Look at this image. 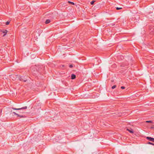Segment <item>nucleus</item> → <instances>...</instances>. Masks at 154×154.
Masks as SVG:
<instances>
[{"label": "nucleus", "mask_w": 154, "mask_h": 154, "mask_svg": "<svg viewBox=\"0 0 154 154\" xmlns=\"http://www.w3.org/2000/svg\"><path fill=\"white\" fill-rule=\"evenodd\" d=\"M76 78V75L74 74H72L71 75V79H74Z\"/></svg>", "instance_id": "20e7f679"}, {"label": "nucleus", "mask_w": 154, "mask_h": 154, "mask_svg": "<svg viewBox=\"0 0 154 154\" xmlns=\"http://www.w3.org/2000/svg\"><path fill=\"white\" fill-rule=\"evenodd\" d=\"M11 108L13 109L14 110H21L23 109H26L27 108V106H25L24 107H22L21 108H16L14 107H12Z\"/></svg>", "instance_id": "f257e3e1"}, {"label": "nucleus", "mask_w": 154, "mask_h": 154, "mask_svg": "<svg viewBox=\"0 0 154 154\" xmlns=\"http://www.w3.org/2000/svg\"><path fill=\"white\" fill-rule=\"evenodd\" d=\"M146 139L149 141H151L154 142V138H152L150 137H147Z\"/></svg>", "instance_id": "f03ea898"}, {"label": "nucleus", "mask_w": 154, "mask_h": 154, "mask_svg": "<svg viewBox=\"0 0 154 154\" xmlns=\"http://www.w3.org/2000/svg\"><path fill=\"white\" fill-rule=\"evenodd\" d=\"M50 22H51V21L50 20L47 19L46 20V21L45 22V23L47 24H48V23H49Z\"/></svg>", "instance_id": "423d86ee"}, {"label": "nucleus", "mask_w": 154, "mask_h": 154, "mask_svg": "<svg viewBox=\"0 0 154 154\" xmlns=\"http://www.w3.org/2000/svg\"><path fill=\"white\" fill-rule=\"evenodd\" d=\"M116 87V85H114L112 87V89H114Z\"/></svg>", "instance_id": "f8f14e48"}, {"label": "nucleus", "mask_w": 154, "mask_h": 154, "mask_svg": "<svg viewBox=\"0 0 154 154\" xmlns=\"http://www.w3.org/2000/svg\"><path fill=\"white\" fill-rule=\"evenodd\" d=\"M69 67L70 68H71L72 67H73V66L72 65H69Z\"/></svg>", "instance_id": "f3484780"}, {"label": "nucleus", "mask_w": 154, "mask_h": 154, "mask_svg": "<svg viewBox=\"0 0 154 154\" xmlns=\"http://www.w3.org/2000/svg\"><path fill=\"white\" fill-rule=\"evenodd\" d=\"M19 117H20L21 118H24L25 117L24 116H23V115H20V116Z\"/></svg>", "instance_id": "dca6fc26"}, {"label": "nucleus", "mask_w": 154, "mask_h": 154, "mask_svg": "<svg viewBox=\"0 0 154 154\" xmlns=\"http://www.w3.org/2000/svg\"><path fill=\"white\" fill-rule=\"evenodd\" d=\"M122 8H119V7H116V9L117 10H119L122 9Z\"/></svg>", "instance_id": "4468645a"}, {"label": "nucleus", "mask_w": 154, "mask_h": 154, "mask_svg": "<svg viewBox=\"0 0 154 154\" xmlns=\"http://www.w3.org/2000/svg\"><path fill=\"white\" fill-rule=\"evenodd\" d=\"M121 88L122 89H124L125 88V87L124 86H122L121 87Z\"/></svg>", "instance_id": "a211bd4d"}, {"label": "nucleus", "mask_w": 154, "mask_h": 154, "mask_svg": "<svg viewBox=\"0 0 154 154\" xmlns=\"http://www.w3.org/2000/svg\"><path fill=\"white\" fill-rule=\"evenodd\" d=\"M95 2V1H93L91 2L90 3L91 5H93L94 4Z\"/></svg>", "instance_id": "ddd939ff"}, {"label": "nucleus", "mask_w": 154, "mask_h": 154, "mask_svg": "<svg viewBox=\"0 0 154 154\" xmlns=\"http://www.w3.org/2000/svg\"><path fill=\"white\" fill-rule=\"evenodd\" d=\"M10 23V21H7L6 23V25H8Z\"/></svg>", "instance_id": "9b49d317"}, {"label": "nucleus", "mask_w": 154, "mask_h": 154, "mask_svg": "<svg viewBox=\"0 0 154 154\" xmlns=\"http://www.w3.org/2000/svg\"><path fill=\"white\" fill-rule=\"evenodd\" d=\"M127 130L128 131L131 133H133V130L132 129L129 130L128 129H127Z\"/></svg>", "instance_id": "0eeeda50"}, {"label": "nucleus", "mask_w": 154, "mask_h": 154, "mask_svg": "<svg viewBox=\"0 0 154 154\" xmlns=\"http://www.w3.org/2000/svg\"><path fill=\"white\" fill-rule=\"evenodd\" d=\"M68 3H70L72 5H74V3L73 2H71L69 1L68 2Z\"/></svg>", "instance_id": "9d476101"}, {"label": "nucleus", "mask_w": 154, "mask_h": 154, "mask_svg": "<svg viewBox=\"0 0 154 154\" xmlns=\"http://www.w3.org/2000/svg\"><path fill=\"white\" fill-rule=\"evenodd\" d=\"M112 25V26L114 25H115V23H114Z\"/></svg>", "instance_id": "6ab92c4d"}, {"label": "nucleus", "mask_w": 154, "mask_h": 154, "mask_svg": "<svg viewBox=\"0 0 154 154\" xmlns=\"http://www.w3.org/2000/svg\"><path fill=\"white\" fill-rule=\"evenodd\" d=\"M146 122H147V123H152V122L151 121H146Z\"/></svg>", "instance_id": "2eb2a0df"}, {"label": "nucleus", "mask_w": 154, "mask_h": 154, "mask_svg": "<svg viewBox=\"0 0 154 154\" xmlns=\"http://www.w3.org/2000/svg\"><path fill=\"white\" fill-rule=\"evenodd\" d=\"M1 31L3 33H4V34L3 35V37L5 36L6 35V34L7 33V32H8L6 30H1Z\"/></svg>", "instance_id": "7ed1b4c3"}, {"label": "nucleus", "mask_w": 154, "mask_h": 154, "mask_svg": "<svg viewBox=\"0 0 154 154\" xmlns=\"http://www.w3.org/2000/svg\"><path fill=\"white\" fill-rule=\"evenodd\" d=\"M13 113L15 115H17V117H19L20 116V115L19 114H18L17 113H16L15 112H13Z\"/></svg>", "instance_id": "6e6552de"}, {"label": "nucleus", "mask_w": 154, "mask_h": 154, "mask_svg": "<svg viewBox=\"0 0 154 154\" xmlns=\"http://www.w3.org/2000/svg\"><path fill=\"white\" fill-rule=\"evenodd\" d=\"M148 144H151V145H154V144L152 143H151L150 142H148L147 143Z\"/></svg>", "instance_id": "1a4fd4ad"}, {"label": "nucleus", "mask_w": 154, "mask_h": 154, "mask_svg": "<svg viewBox=\"0 0 154 154\" xmlns=\"http://www.w3.org/2000/svg\"><path fill=\"white\" fill-rule=\"evenodd\" d=\"M19 80L20 81H22V80H23V81L24 82H26L27 80L26 79H23V78L22 77H20L19 78Z\"/></svg>", "instance_id": "39448f33"}]
</instances>
